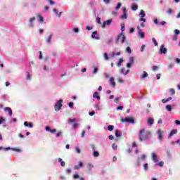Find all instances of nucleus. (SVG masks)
Listing matches in <instances>:
<instances>
[{
  "label": "nucleus",
  "mask_w": 180,
  "mask_h": 180,
  "mask_svg": "<svg viewBox=\"0 0 180 180\" xmlns=\"http://www.w3.org/2000/svg\"><path fill=\"white\" fill-rule=\"evenodd\" d=\"M67 174H70L71 172V169H66Z\"/></svg>",
  "instance_id": "obj_64"
},
{
  "label": "nucleus",
  "mask_w": 180,
  "mask_h": 180,
  "mask_svg": "<svg viewBox=\"0 0 180 180\" xmlns=\"http://www.w3.org/2000/svg\"><path fill=\"white\" fill-rule=\"evenodd\" d=\"M112 54L113 56H120V52H117L116 53H115V52H112Z\"/></svg>",
  "instance_id": "obj_53"
},
{
  "label": "nucleus",
  "mask_w": 180,
  "mask_h": 180,
  "mask_svg": "<svg viewBox=\"0 0 180 180\" xmlns=\"http://www.w3.org/2000/svg\"><path fill=\"white\" fill-rule=\"evenodd\" d=\"M4 111L5 112H8L9 116H12V115H13V112H12V109L9 107H6L4 108Z\"/></svg>",
  "instance_id": "obj_11"
},
{
  "label": "nucleus",
  "mask_w": 180,
  "mask_h": 180,
  "mask_svg": "<svg viewBox=\"0 0 180 180\" xmlns=\"http://www.w3.org/2000/svg\"><path fill=\"white\" fill-rule=\"evenodd\" d=\"M156 165H159V167H164V162L161 161L156 164Z\"/></svg>",
  "instance_id": "obj_42"
},
{
  "label": "nucleus",
  "mask_w": 180,
  "mask_h": 180,
  "mask_svg": "<svg viewBox=\"0 0 180 180\" xmlns=\"http://www.w3.org/2000/svg\"><path fill=\"white\" fill-rule=\"evenodd\" d=\"M56 131H57V129H51L50 133H56Z\"/></svg>",
  "instance_id": "obj_63"
},
{
  "label": "nucleus",
  "mask_w": 180,
  "mask_h": 180,
  "mask_svg": "<svg viewBox=\"0 0 180 180\" xmlns=\"http://www.w3.org/2000/svg\"><path fill=\"white\" fill-rule=\"evenodd\" d=\"M144 49H146V45H142L141 47V53H143V51H144Z\"/></svg>",
  "instance_id": "obj_51"
},
{
  "label": "nucleus",
  "mask_w": 180,
  "mask_h": 180,
  "mask_svg": "<svg viewBox=\"0 0 180 180\" xmlns=\"http://www.w3.org/2000/svg\"><path fill=\"white\" fill-rule=\"evenodd\" d=\"M96 34H98V32L97 31L93 32V33L91 34V37L93 39H95L96 40H99V39H101V38L99 37H95Z\"/></svg>",
  "instance_id": "obj_13"
},
{
  "label": "nucleus",
  "mask_w": 180,
  "mask_h": 180,
  "mask_svg": "<svg viewBox=\"0 0 180 180\" xmlns=\"http://www.w3.org/2000/svg\"><path fill=\"white\" fill-rule=\"evenodd\" d=\"M27 80L32 79V75L27 73Z\"/></svg>",
  "instance_id": "obj_47"
},
{
  "label": "nucleus",
  "mask_w": 180,
  "mask_h": 180,
  "mask_svg": "<svg viewBox=\"0 0 180 180\" xmlns=\"http://www.w3.org/2000/svg\"><path fill=\"white\" fill-rule=\"evenodd\" d=\"M122 63H123V58H120L117 63V67H120V65H122Z\"/></svg>",
  "instance_id": "obj_27"
},
{
  "label": "nucleus",
  "mask_w": 180,
  "mask_h": 180,
  "mask_svg": "<svg viewBox=\"0 0 180 180\" xmlns=\"http://www.w3.org/2000/svg\"><path fill=\"white\" fill-rule=\"evenodd\" d=\"M115 136L116 137H122V134L119 133V130H115Z\"/></svg>",
  "instance_id": "obj_29"
},
{
  "label": "nucleus",
  "mask_w": 180,
  "mask_h": 180,
  "mask_svg": "<svg viewBox=\"0 0 180 180\" xmlns=\"http://www.w3.org/2000/svg\"><path fill=\"white\" fill-rule=\"evenodd\" d=\"M61 108H63V100H59L56 101L55 106H54V110L56 112H58V110H60Z\"/></svg>",
  "instance_id": "obj_3"
},
{
  "label": "nucleus",
  "mask_w": 180,
  "mask_h": 180,
  "mask_svg": "<svg viewBox=\"0 0 180 180\" xmlns=\"http://www.w3.org/2000/svg\"><path fill=\"white\" fill-rule=\"evenodd\" d=\"M143 168H144V170H145V171H147V169H148V163H146V164L143 165Z\"/></svg>",
  "instance_id": "obj_43"
},
{
  "label": "nucleus",
  "mask_w": 180,
  "mask_h": 180,
  "mask_svg": "<svg viewBox=\"0 0 180 180\" xmlns=\"http://www.w3.org/2000/svg\"><path fill=\"white\" fill-rule=\"evenodd\" d=\"M152 160L155 162H158V161H159L158 156H157V154L155 153H154V152L152 153Z\"/></svg>",
  "instance_id": "obj_7"
},
{
  "label": "nucleus",
  "mask_w": 180,
  "mask_h": 180,
  "mask_svg": "<svg viewBox=\"0 0 180 180\" xmlns=\"http://www.w3.org/2000/svg\"><path fill=\"white\" fill-rule=\"evenodd\" d=\"M89 116H94V115H95V111L89 112Z\"/></svg>",
  "instance_id": "obj_61"
},
{
  "label": "nucleus",
  "mask_w": 180,
  "mask_h": 180,
  "mask_svg": "<svg viewBox=\"0 0 180 180\" xmlns=\"http://www.w3.org/2000/svg\"><path fill=\"white\" fill-rule=\"evenodd\" d=\"M148 124H150V126L154 124V119L150 117L148 120Z\"/></svg>",
  "instance_id": "obj_19"
},
{
  "label": "nucleus",
  "mask_w": 180,
  "mask_h": 180,
  "mask_svg": "<svg viewBox=\"0 0 180 180\" xmlns=\"http://www.w3.org/2000/svg\"><path fill=\"white\" fill-rule=\"evenodd\" d=\"M121 122L122 123H129L130 124H134L136 123V121L134 120V118H133L131 116L127 117L125 118H122L121 120Z\"/></svg>",
  "instance_id": "obj_2"
},
{
  "label": "nucleus",
  "mask_w": 180,
  "mask_h": 180,
  "mask_svg": "<svg viewBox=\"0 0 180 180\" xmlns=\"http://www.w3.org/2000/svg\"><path fill=\"white\" fill-rule=\"evenodd\" d=\"M178 133V129H173L170 131V134H169V137L171 138L174 134H176Z\"/></svg>",
  "instance_id": "obj_16"
},
{
  "label": "nucleus",
  "mask_w": 180,
  "mask_h": 180,
  "mask_svg": "<svg viewBox=\"0 0 180 180\" xmlns=\"http://www.w3.org/2000/svg\"><path fill=\"white\" fill-rule=\"evenodd\" d=\"M53 12L56 13V15H58V16L59 18L61 17V14L63 13L62 12H60L59 14H58V10L56 9V8H53Z\"/></svg>",
  "instance_id": "obj_24"
},
{
  "label": "nucleus",
  "mask_w": 180,
  "mask_h": 180,
  "mask_svg": "<svg viewBox=\"0 0 180 180\" xmlns=\"http://www.w3.org/2000/svg\"><path fill=\"white\" fill-rule=\"evenodd\" d=\"M112 23V20H108L106 21H104V25H111Z\"/></svg>",
  "instance_id": "obj_38"
},
{
  "label": "nucleus",
  "mask_w": 180,
  "mask_h": 180,
  "mask_svg": "<svg viewBox=\"0 0 180 180\" xmlns=\"http://www.w3.org/2000/svg\"><path fill=\"white\" fill-rule=\"evenodd\" d=\"M170 92H171L172 95H175V89H170Z\"/></svg>",
  "instance_id": "obj_50"
},
{
  "label": "nucleus",
  "mask_w": 180,
  "mask_h": 180,
  "mask_svg": "<svg viewBox=\"0 0 180 180\" xmlns=\"http://www.w3.org/2000/svg\"><path fill=\"white\" fill-rule=\"evenodd\" d=\"M174 33H175V35H176V34H179V33H180L179 30H174Z\"/></svg>",
  "instance_id": "obj_57"
},
{
  "label": "nucleus",
  "mask_w": 180,
  "mask_h": 180,
  "mask_svg": "<svg viewBox=\"0 0 180 180\" xmlns=\"http://www.w3.org/2000/svg\"><path fill=\"white\" fill-rule=\"evenodd\" d=\"M139 141H144L147 139L151 137V132L150 131H146V129H141L139 134Z\"/></svg>",
  "instance_id": "obj_1"
},
{
  "label": "nucleus",
  "mask_w": 180,
  "mask_h": 180,
  "mask_svg": "<svg viewBox=\"0 0 180 180\" xmlns=\"http://www.w3.org/2000/svg\"><path fill=\"white\" fill-rule=\"evenodd\" d=\"M69 108H74V103L72 102L69 103Z\"/></svg>",
  "instance_id": "obj_60"
},
{
  "label": "nucleus",
  "mask_w": 180,
  "mask_h": 180,
  "mask_svg": "<svg viewBox=\"0 0 180 180\" xmlns=\"http://www.w3.org/2000/svg\"><path fill=\"white\" fill-rule=\"evenodd\" d=\"M137 30L138 32V36L141 37V39H144L146 37L145 33L141 32V29L140 28V26H137Z\"/></svg>",
  "instance_id": "obj_5"
},
{
  "label": "nucleus",
  "mask_w": 180,
  "mask_h": 180,
  "mask_svg": "<svg viewBox=\"0 0 180 180\" xmlns=\"http://www.w3.org/2000/svg\"><path fill=\"white\" fill-rule=\"evenodd\" d=\"M129 63L131 64H133V63H134V57H130L129 58Z\"/></svg>",
  "instance_id": "obj_45"
},
{
  "label": "nucleus",
  "mask_w": 180,
  "mask_h": 180,
  "mask_svg": "<svg viewBox=\"0 0 180 180\" xmlns=\"http://www.w3.org/2000/svg\"><path fill=\"white\" fill-rule=\"evenodd\" d=\"M11 150H12V151H15V153H22V150L20 149L12 148H11Z\"/></svg>",
  "instance_id": "obj_28"
},
{
  "label": "nucleus",
  "mask_w": 180,
  "mask_h": 180,
  "mask_svg": "<svg viewBox=\"0 0 180 180\" xmlns=\"http://www.w3.org/2000/svg\"><path fill=\"white\" fill-rule=\"evenodd\" d=\"M45 130H46V131H51V129L50 128V127L46 126L45 127Z\"/></svg>",
  "instance_id": "obj_52"
},
{
  "label": "nucleus",
  "mask_w": 180,
  "mask_h": 180,
  "mask_svg": "<svg viewBox=\"0 0 180 180\" xmlns=\"http://www.w3.org/2000/svg\"><path fill=\"white\" fill-rule=\"evenodd\" d=\"M77 120L75 119V118H73V119H70L69 120V122H70V123H74V122H75Z\"/></svg>",
  "instance_id": "obj_56"
},
{
  "label": "nucleus",
  "mask_w": 180,
  "mask_h": 180,
  "mask_svg": "<svg viewBox=\"0 0 180 180\" xmlns=\"http://www.w3.org/2000/svg\"><path fill=\"white\" fill-rule=\"evenodd\" d=\"M122 13H123V15H121L120 18L121 19H127V10L126 9V8H124L122 9Z\"/></svg>",
  "instance_id": "obj_6"
},
{
  "label": "nucleus",
  "mask_w": 180,
  "mask_h": 180,
  "mask_svg": "<svg viewBox=\"0 0 180 180\" xmlns=\"http://www.w3.org/2000/svg\"><path fill=\"white\" fill-rule=\"evenodd\" d=\"M78 126H79V124H78L77 123H75V124H73L74 129H78Z\"/></svg>",
  "instance_id": "obj_58"
},
{
  "label": "nucleus",
  "mask_w": 180,
  "mask_h": 180,
  "mask_svg": "<svg viewBox=\"0 0 180 180\" xmlns=\"http://www.w3.org/2000/svg\"><path fill=\"white\" fill-rule=\"evenodd\" d=\"M60 136H63V131H59L57 134H56V137H60Z\"/></svg>",
  "instance_id": "obj_44"
},
{
  "label": "nucleus",
  "mask_w": 180,
  "mask_h": 180,
  "mask_svg": "<svg viewBox=\"0 0 180 180\" xmlns=\"http://www.w3.org/2000/svg\"><path fill=\"white\" fill-rule=\"evenodd\" d=\"M175 124L177 125V126H179L180 125V121L179 120H175Z\"/></svg>",
  "instance_id": "obj_62"
},
{
  "label": "nucleus",
  "mask_w": 180,
  "mask_h": 180,
  "mask_svg": "<svg viewBox=\"0 0 180 180\" xmlns=\"http://www.w3.org/2000/svg\"><path fill=\"white\" fill-rule=\"evenodd\" d=\"M103 56L105 60H106V61L109 60V56H108V53H104Z\"/></svg>",
  "instance_id": "obj_37"
},
{
  "label": "nucleus",
  "mask_w": 180,
  "mask_h": 180,
  "mask_svg": "<svg viewBox=\"0 0 180 180\" xmlns=\"http://www.w3.org/2000/svg\"><path fill=\"white\" fill-rule=\"evenodd\" d=\"M110 82L112 88H115L116 86V82H115V77H110Z\"/></svg>",
  "instance_id": "obj_12"
},
{
  "label": "nucleus",
  "mask_w": 180,
  "mask_h": 180,
  "mask_svg": "<svg viewBox=\"0 0 180 180\" xmlns=\"http://www.w3.org/2000/svg\"><path fill=\"white\" fill-rule=\"evenodd\" d=\"M53 38V34H51L47 39L46 42H48L49 44H51V39Z\"/></svg>",
  "instance_id": "obj_21"
},
{
  "label": "nucleus",
  "mask_w": 180,
  "mask_h": 180,
  "mask_svg": "<svg viewBox=\"0 0 180 180\" xmlns=\"http://www.w3.org/2000/svg\"><path fill=\"white\" fill-rule=\"evenodd\" d=\"M139 9V6H137V5H133L131 6V10L132 11H137Z\"/></svg>",
  "instance_id": "obj_36"
},
{
  "label": "nucleus",
  "mask_w": 180,
  "mask_h": 180,
  "mask_svg": "<svg viewBox=\"0 0 180 180\" xmlns=\"http://www.w3.org/2000/svg\"><path fill=\"white\" fill-rule=\"evenodd\" d=\"M152 41L155 46H158V42H157V40L155 39V38H152Z\"/></svg>",
  "instance_id": "obj_32"
},
{
  "label": "nucleus",
  "mask_w": 180,
  "mask_h": 180,
  "mask_svg": "<svg viewBox=\"0 0 180 180\" xmlns=\"http://www.w3.org/2000/svg\"><path fill=\"white\" fill-rule=\"evenodd\" d=\"M166 109L168 112H171L172 110V105H166Z\"/></svg>",
  "instance_id": "obj_25"
},
{
  "label": "nucleus",
  "mask_w": 180,
  "mask_h": 180,
  "mask_svg": "<svg viewBox=\"0 0 180 180\" xmlns=\"http://www.w3.org/2000/svg\"><path fill=\"white\" fill-rule=\"evenodd\" d=\"M166 13L169 15H174V10H172V8H168L167 11H166Z\"/></svg>",
  "instance_id": "obj_18"
},
{
  "label": "nucleus",
  "mask_w": 180,
  "mask_h": 180,
  "mask_svg": "<svg viewBox=\"0 0 180 180\" xmlns=\"http://www.w3.org/2000/svg\"><path fill=\"white\" fill-rule=\"evenodd\" d=\"M161 78V74L158 73L156 75V79H160Z\"/></svg>",
  "instance_id": "obj_55"
},
{
  "label": "nucleus",
  "mask_w": 180,
  "mask_h": 180,
  "mask_svg": "<svg viewBox=\"0 0 180 180\" xmlns=\"http://www.w3.org/2000/svg\"><path fill=\"white\" fill-rule=\"evenodd\" d=\"M49 5H51V6H53V5H56V2H54V1L53 0H47Z\"/></svg>",
  "instance_id": "obj_35"
},
{
  "label": "nucleus",
  "mask_w": 180,
  "mask_h": 180,
  "mask_svg": "<svg viewBox=\"0 0 180 180\" xmlns=\"http://www.w3.org/2000/svg\"><path fill=\"white\" fill-rule=\"evenodd\" d=\"M157 70H158V66L155 65V66L153 67V71H157Z\"/></svg>",
  "instance_id": "obj_59"
},
{
  "label": "nucleus",
  "mask_w": 180,
  "mask_h": 180,
  "mask_svg": "<svg viewBox=\"0 0 180 180\" xmlns=\"http://www.w3.org/2000/svg\"><path fill=\"white\" fill-rule=\"evenodd\" d=\"M158 139L162 140V131L161 129H159L158 131Z\"/></svg>",
  "instance_id": "obj_17"
},
{
  "label": "nucleus",
  "mask_w": 180,
  "mask_h": 180,
  "mask_svg": "<svg viewBox=\"0 0 180 180\" xmlns=\"http://www.w3.org/2000/svg\"><path fill=\"white\" fill-rule=\"evenodd\" d=\"M92 168H94V165H92V163H89L87 165V169H88V171H91Z\"/></svg>",
  "instance_id": "obj_22"
},
{
  "label": "nucleus",
  "mask_w": 180,
  "mask_h": 180,
  "mask_svg": "<svg viewBox=\"0 0 180 180\" xmlns=\"http://www.w3.org/2000/svg\"><path fill=\"white\" fill-rule=\"evenodd\" d=\"M96 20H97V23H98V25H101V18L100 17H97L96 18Z\"/></svg>",
  "instance_id": "obj_54"
},
{
  "label": "nucleus",
  "mask_w": 180,
  "mask_h": 180,
  "mask_svg": "<svg viewBox=\"0 0 180 180\" xmlns=\"http://www.w3.org/2000/svg\"><path fill=\"white\" fill-rule=\"evenodd\" d=\"M73 178H74V179H78V178H79V174H74Z\"/></svg>",
  "instance_id": "obj_46"
},
{
  "label": "nucleus",
  "mask_w": 180,
  "mask_h": 180,
  "mask_svg": "<svg viewBox=\"0 0 180 180\" xmlns=\"http://www.w3.org/2000/svg\"><path fill=\"white\" fill-rule=\"evenodd\" d=\"M113 129H115V126H113V125H109V126L108 127V130L109 131H112V130H113Z\"/></svg>",
  "instance_id": "obj_33"
},
{
  "label": "nucleus",
  "mask_w": 180,
  "mask_h": 180,
  "mask_svg": "<svg viewBox=\"0 0 180 180\" xmlns=\"http://www.w3.org/2000/svg\"><path fill=\"white\" fill-rule=\"evenodd\" d=\"M34 20H36V17H33L30 19L29 24H28V26L30 27H33V22H34Z\"/></svg>",
  "instance_id": "obj_10"
},
{
  "label": "nucleus",
  "mask_w": 180,
  "mask_h": 180,
  "mask_svg": "<svg viewBox=\"0 0 180 180\" xmlns=\"http://www.w3.org/2000/svg\"><path fill=\"white\" fill-rule=\"evenodd\" d=\"M75 150H76L77 154H80V153H81V150H79V147H76V148H75Z\"/></svg>",
  "instance_id": "obj_49"
},
{
  "label": "nucleus",
  "mask_w": 180,
  "mask_h": 180,
  "mask_svg": "<svg viewBox=\"0 0 180 180\" xmlns=\"http://www.w3.org/2000/svg\"><path fill=\"white\" fill-rule=\"evenodd\" d=\"M2 150H4V151H9V150H11V147L4 148L2 146H0V151Z\"/></svg>",
  "instance_id": "obj_26"
},
{
  "label": "nucleus",
  "mask_w": 180,
  "mask_h": 180,
  "mask_svg": "<svg viewBox=\"0 0 180 180\" xmlns=\"http://www.w3.org/2000/svg\"><path fill=\"white\" fill-rule=\"evenodd\" d=\"M147 77H148V74L146 73V71L143 72V75L141 76V78H147Z\"/></svg>",
  "instance_id": "obj_31"
},
{
  "label": "nucleus",
  "mask_w": 180,
  "mask_h": 180,
  "mask_svg": "<svg viewBox=\"0 0 180 180\" xmlns=\"http://www.w3.org/2000/svg\"><path fill=\"white\" fill-rule=\"evenodd\" d=\"M127 53H129V54H131V48L130 46H127L126 49Z\"/></svg>",
  "instance_id": "obj_34"
},
{
  "label": "nucleus",
  "mask_w": 180,
  "mask_h": 180,
  "mask_svg": "<svg viewBox=\"0 0 180 180\" xmlns=\"http://www.w3.org/2000/svg\"><path fill=\"white\" fill-rule=\"evenodd\" d=\"M139 15H141V18H144V16H146V13L143 10H141Z\"/></svg>",
  "instance_id": "obj_30"
},
{
  "label": "nucleus",
  "mask_w": 180,
  "mask_h": 180,
  "mask_svg": "<svg viewBox=\"0 0 180 180\" xmlns=\"http://www.w3.org/2000/svg\"><path fill=\"white\" fill-rule=\"evenodd\" d=\"M37 16L39 22H44V18L40 14H37Z\"/></svg>",
  "instance_id": "obj_20"
},
{
  "label": "nucleus",
  "mask_w": 180,
  "mask_h": 180,
  "mask_svg": "<svg viewBox=\"0 0 180 180\" xmlns=\"http://www.w3.org/2000/svg\"><path fill=\"white\" fill-rule=\"evenodd\" d=\"M160 54H167V48L164 45L160 46Z\"/></svg>",
  "instance_id": "obj_9"
},
{
  "label": "nucleus",
  "mask_w": 180,
  "mask_h": 180,
  "mask_svg": "<svg viewBox=\"0 0 180 180\" xmlns=\"http://www.w3.org/2000/svg\"><path fill=\"white\" fill-rule=\"evenodd\" d=\"M24 126H25L26 127H29L30 129H32L33 128V123L32 122H24Z\"/></svg>",
  "instance_id": "obj_14"
},
{
  "label": "nucleus",
  "mask_w": 180,
  "mask_h": 180,
  "mask_svg": "<svg viewBox=\"0 0 180 180\" xmlns=\"http://www.w3.org/2000/svg\"><path fill=\"white\" fill-rule=\"evenodd\" d=\"M93 155H94V157H99V152H98V151H94V152L93 153Z\"/></svg>",
  "instance_id": "obj_40"
},
{
  "label": "nucleus",
  "mask_w": 180,
  "mask_h": 180,
  "mask_svg": "<svg viewBox=\"0 0 180 180\" xmlns=\"http://www.w3.org/2000/svg\"><path fill=\"white\" fill-rule=\"evenodd\" d=\"M84 167V163L82 162H79V165H77L74 167V169H79L80 168H82Z\"/></svg>",
  "instance_id": "obj_8"
},
{
  "label": "nucleus",
  "mask_w": 180,
  "mask_h": 180,
  "mask_svg": "<svg viewBox=\"0 0 180 180\" xmlns=\"http://www.w3.org/2000/svg\"><path fill=\"white\" fill-rule=\"evenodd\" d=\"M146 20H146V18H141H141L139 19V21H140V22H146Z\"/></svg>",
  "instance_id": "obj_48"
},
{
  "label": "nucleus",
  "mask_w": 180,
  "mask_h": 180,
  "mask_svg": "<svg viewBox=\"0 0 180 180\" xmlns=\"http://www.w3.org/2000/svg\"><path fill=\"white\" fill-rule=\"evenodd\" d=\"M93 98H96L98 101H101V96H99V93L98 91L94 92Z\"/></svg>",
  "instance_id": "obj_15"
},
{
  "label": "nucleus",
  "mask_w": 180,
  "mask_h": 180,
  "mask_svg": "<svg viewBox=\"0 0 180 180\" xmlns=\"http://www.w3.org/2000/svg\"><path fill=\"white\" fill-rule=\"evenodd\" d=\"M112 148L116 151L117 150V146H116V143H112Z\"/></svg>",
  "instance_id": "obj_41"
},
{
  "label": "nucleus",
  "mask_w": 180,
  "mask_h": 180,
  "mask_svg": "<svg viewBox=\"0 0 180 180\" xmlns=\"http://www.w3.org/2000/svg\"><path fill=\"white\" fill-rule=\"evenodd\" d=\"M121 6H122V3H118L117 6L115 7V10L119 11V9H120Z\"/></svg>",
  "instance_id": "obj_39"
},
{
  "label": "nucleus",
  "mask_w": 180,
  "mask_h": 180,
  "mask_svg": "<svg viewBox=\"0 0 180 180\" xmlns=\"http://www.w3.org/2000/svg\"><path fill=\"white\" fill-rule=\"evenodd\" d=\"M58 162H60L61 167H65V162L63 161V159L59 158Z\"/></svg>",
  "instance_id": "obj_23"
},
{
  "label": "nucleus",
  "mask_w": 180,
  "mask_h": 180,
  "mask_svg": "<svg viewBox=\"0 0 180 180\" xmlns=\"http://www.w3.org/2000/svg\"><path fill=\"white\" fill-rule=\"evenodd\" d=\"M120 40L122 44L124 43V41L126 40V37H124V34L123 32L120 33L118 37L115 39L116 43Z\"/></svg>",
  "instance_id": "obj_4"
}]
</instances>
